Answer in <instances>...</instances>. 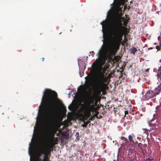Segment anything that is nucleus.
Returning <instances> with one entry per match:
<instances>
[{"instance_id": "obj_1", "label": "nucleus", "mask_w": 161, "mask_h": 161, "mask_svg": "<svg viewBox=\"0 0 161 161\" xmlns=\"http://www.w3.org/2000/svg\"><path fill=\"white\" fill-rule=\"evenodd\" d=\"M126 25L128 21L120 16H116L112 20L108 33L105 36V41L109 49L114 51L118 49L122 40L124 34V29L126 28L123 25Z\"/></svg>"}, {"instance_id": "obj_2", "label": "nucleus", "mask_w": 161, "mask_h": 161, "mask_svg": "<svg viewBox=\"0 0 161 161\" xmlns=\"http://www.w3.org/2000/svg\"><path fill=\"white\" fill-rule=\"evenodd\" d=\"M57 93L49 89H46L43 93L40 109L41 116L44 119H48L53 114L54 98L57 97Z\"/></svg>"}, {"instance_id": "obj_3", "label": "nucleus", "mask_w": 161, "mask_h": 161, "mask_svg": "<svg viewBox=\"0 0 161 161\" xmlns=\"http://www.w3.org/2000/svg\"><path fill=\"white\" fill-rule=\"evenodd\" d=\"M107 79L103 75H100L99 78L98 82L95 85V89L94 90V94L91 97V103H93L94 101L95 103H97L98 102V99L99 96L100 95L102 92H103V95L105 94L103 92L105 90L104 82L106 81Z\"/></svg>"}, {"instance_id": "obj_4", "label": "nucleus", "mask_w": 161, "mask_h": 161, "mask_svg": "<svg viewBox=\"0 0 161 161\" xmlns=\"http://www.w3.org/2000/svg\"><path fill=\"white\" fill-rule=\"evenodd\" d=\"M161 92V83L156 87L153 91L149 90L147 91L145 95L147 99L153 97L157 95H158Z\"/></svg>"}, {"instance_id": "obj_5", "label": "nucleus", "mask_w": 161, "mask_h": 161, "mask_svg": "<svg viewBox=\"0 0 161 161\" xmlns=\"http://www.w3.org/2000/svg\"><path fill=\"white\" fill-rule=\"evenodd\" d=\"M51 130L50 129H48L47 132L46 134L45 135V137L46 139H47L48 140L49 143H48L47 142L46 143V144L45 146V147L48 148L50 150H53V148L54 146L55 145L56 143H55V142L54 141V139L49 138V136L50 134Z\"/></svg>"}, {"instance_id": "obj_6", "label": "nucleus", "mask_w": 161, "mask_h": 161, "mask_svg": "<svg viewBox=\"0 0 161 161\" xmlns=\"http://www.w3.org/2000/svg\"><path fill=\"white\" fill-rule=\"evenodd\" d=\"M52 151V150L44 147L42 149V153L49 156L51 155V152Z\"/></svg>"}, {"instance_id": "obj_7", "label": "nucleus", "mask_w": 161, "mask_h": 161, "mask_svg": "<svg viewBox=\"0 0 161 161\" xmlns=\"http://www.w3.org/2000/svg\"><path fill=\"white\" fill-rule=\"evenodd\" d=\"M101 24L102 25L103 32L104 34L106 30L107 26V21H104L101 23Z\"/></svg>"}, {"instance_id": "obj_8", "label": "nucleus", "mask_w": 161, "mask_h": 161, "mask_svg": "<svg viewBox=\"0 0 161 161\" xmlns=\"http://www.w3.org/2000/svg\"><path fill=\"white\" fill-rule=\"evenodd\" d=\"M120 139L121 140L123 141L122 142V143L121 144V146H124L125 145H126L127 143L128 142V141L127 138L124 136H121L120 137Z\"/></svg>"}, {"instance_id": "obj_9", "label": "nucleus", "mask_w": 161, "mask_h": 161, "mask_svg": "<svg viewBox=\"0 0 161 161\" xmlns=\"http://www.w3.org/2000/svg\"><path fill=\"white\" fill-rule=\"evenodd\" d=\"M99 57L98 58V60L102 58L104 55V52L103 51L102 49H100L98 52Z\"/></svg>"}, {"instance_id": "obj_10", "label": "nucleus", "mask_w": 161, "mask_h": 161, "mask_svg": "<svg viewBox=\"0 0 161 161\" xmlns=\"http://www.w3.org/2000/svg\"><path fill=\"white\" fill-rule=\"evenodd\" d=\"M137 49L135 47H133L132 49H131L130 50L131 53L133 54L134 55L137 52Z\"/></svg>"}, {"instance_id": "obj_11", "label": "nucleus", "mask_w": 161, "mask_h": 161, "mask_svg": "<svg viewBox=\"0 0 161 161\" xmlns=\"http://www.w3.org/2000/svg\"><path fill=\"white\" fill-rule=\"evenodd\" d=\"M48 156H49L45 154L42 161H48L49 159Z\"/></svg>"}, {"instance_id": "obj_12", "label": "nucleus", "mask_w": 161, "mask_h": 161, "mask_svg": "<svg viewBox=\"0 0 161 161\" xmlns=\"http://www.w3.org/2000/svg\"><path fill=\"white\" fill-rule=\"evenodd\" d=\"M143 133H146L147 135V137H148V136L149 134V132L148 131H149L148 130H147V129H143Z\"/></svg>"}, {"instance_id": "obj_13", "label": "nucleus", "mask_w": 161, "mask_h": 161, "mask_svg": "<svg viewBox=\"0 0 161 161\" xmlns=\"http://www.w3.org/2000/svg\"><path fill=\"white\" fill-rule=\"evenodd\" d=\"M129 140V141L133 143H135V142L133 140V137L130 135L128 136Z\"/></svg>"}, {"instance_id": "obj_14", "label": "nucleus", "mask_w": 161, "mask_h": 161, "mask_svg": "<svg viewBox=\"0 0 161 161\" xmlns=\"http://www.w3.org/2000/svg\"><path fill=\"white\" fill-rule=\"evenodd\" d=\"M91 122L89 120L86 122L84 121V124L82 125V126L83 127H86L87 125Z\"/></svg>"}, {"instance_id": "obj_15", "label": "nucleus", "mask_w": 161, "mask_h": 161, "mask_svg": "<svg viewBox=\"0 0 161 161\" xmlns=\"http://www.w3.org/2000/svg\"><path fill=\"white\" fill-rule=\"evenodd\" d=\"M34 160L35 161H42L41 158L36 156L34 158Z\"/></svg>"}, {"instance_id": "obj_16", "label": "nucleus", "mask_w": 161, "mask_h": 161, "mask_svg": "<svg viewBox=\"0 0 161 161\" xmlns=\"http://www.w3.org/2000/svg\"><path fill=\"white\" fill-rule=\"evenodd\" d=\"M58 103H59V104L61 105L62 106L63 109L64 110H65V111H66V107L63 104V103H62V102L61 101H59V102H58Z\"/></svg>"}, {"instance_id": "obj_17", "label": "nucleus", "mask_w": 161, "mask_h": 161, "mask_svg": "<svg viewBox=\"0 0 161 161\" xmlns=\"http://www.w3.org/2000/svg\"><path fill=\"white\" fill-rule=\"evenodd\" d=\"M157 76L158 77V79L159 80V79L161 81V72L160 71L159 72H158V74H157Z\"/></svg>"}, {"instance_id": "obj_18", "label": "nucleus", "mask_w": 161, "mask_h": 161, "mask_svg": "<svg viewBox=\"0 0 161 161\" xmlns=\"http://www.w3.org/2000/svg\"><path fill=\"white\" fill-rule=\"evenodd\" d=\"M42 154H43V153H42V149H41V151H40V152L37 153V155L36 156L40 158V157L41 156Z\"/></svg>"}, {"instance_id": "obj_19", "label": "nucleus", "mask_w": 161, "mask_h": 161, "mask_svg": "<svg viewBox=\"0 0 161 161\" xmlns=\"http://www.w3.org/2000/svg\"><path fill=\"white\" fill-rule=\"evenodd\" d=\"M124 39L125 40L124 41H123V42L125 43H126V42H128V39L127 38V37L126 36V35L124 36Z\"/></svg>"}, {"instance_id": "obj_20", "label": "nucleus", "mask_w": 161, "mask_h": 161, "mask_svg": "<svg viewBox=\"0 0 161 161\" xmlns=\"http://www.w3.org/2000/svg\"><path fill=\"white\" fill-rule=\"evenodd\" d=\"M137 146L141 150H142V144L141 143H138L137 144Z\"/></svg>"}, {"instance_id": "obj_21", "label": "nucleus", "mask_w": 161, "mask_h": 161, "mask_svg": "<svg viewBox=\"0 0 161 161\" xmlns=\"http://www.w3.org/2000/svg\"><path fill=\"white\" fill-rule=\"evenodd\" d=\"M94 118L95 117L94 116H92L89 119V121H90V120H93L94 119Z\"/></svg>"}, {"instance_id": "obj_22", "label": "nucleus", "mask_w": 161, "mask_h": 161, "mask_svg": "<svg viewBox=\"0 0 161 161\" xmlns=\"http://www.w3.org/2000/svg\"><path fill=\"white\" fill-rule=\"evenodd\" d=\"M99 113V112L97 111L95 112V113L94 114L95 116H96V117H97V118H98L97 115Z\"/></svg>"}, {"instance_id": "obj_23", "label": "nucleus", "mask_w": 161, "mask_h": 161, "mask_svg": "<svg viewBox=\"0 0 161 161\" xmlns=\"http://www.w3.org/2000/svg\"><path fill=\"white\" fill-rule=\"evenodd\" d=\"M90 53L91 55L92 56V57H93L94 56V55L95 54V53L93 51L91 52Z\"/></svg>"}, {"instance_id": "obj_24", "label": "nucleus", "mask_w": 161, "mask_h": 161, "mask_svg": "<svg viewBox=\"0 0 161 161\" xmlns=\"http://www.w3.org/2000/svg\"><path fill=\"white\" fill-rule=\"evenodd\" d=\"M77 134H78V135L76 136V140L77 141L79 140L80 138H79V134L78 132H77Z\"/></svg>"}, {"instance_id": "obj_25", "label": "nucleus", "mask_w": 161, "mask_h": 161, "mask_svg": "<svg viewBox=\"0 0 161 161\" xmlns=\"http://www.w3.org/2000/svg\"><path fill=\"white\" fill-rule=\"evenodd\" d=\"M125 67V65H123L120 68V69H121L122 71H124Z\"/></svg>"}, {"instance_id": "obj_26", "label": "nucleus", "mask_w": 161, "mask_h": 161, "mask_svg": "<svg viewBox=\"0 0 161 161\" xmlns=\"http://www.w3.org/2000/svg\"><path fill=\"white\" fill-rule=\"evenodd\" d=\"M151 159H151L150 158H147L145 161H151Z\"/></svg>"}, {"instance_id": "obj_27", "label": "nucleus", "mask_w": 161, "mask_h": 161, "mask_svg": "<svg viewBox=\"0 0 161 161\" xmlns=\"http://www.w3.org/2000/svg\"><path fill=\"white\" fill-rule=\"evenodd\" d=\"M123 77V75H120L119 76V78L120 79L121 78H122Z\"/></svg>"}, {"instance_id": "obj_28", "label": "nucleus", "mask_w": 161, "mask_h": 161, "mask_svg": "<svg viewBox=\"0 0 161 161\" xmlns=\"http://www.w3.org/2000/svg\"><path fill=\"white\" fill-rule=\"evenodd\" d=\"M149 69H147L145 70V72H148L149 71Z\"/></svg>"}, {"instance_id": "obj_29", "label": "nucleus", "mask_w": 161, "mask_h": 161, "mask_svg": "<svg viewBox=\"0 0 161 161\" xmlns=\"http://www.w3.org/2000/svg\"><path fill=\"white\" fill-rule=\"evenodd\" d=\"M123 71H120V75H123Z\"/></svg>"}, {"instance_id": "obj_30", "label": "nucleus", "mask_w": 161, "mask_h": 161, "mask_svg": "<svg viewBox=\"0 0 161 161\" xmlns=\"http://www.w3.org/2000/svg\"><path fill=\"white\" fill-rule=\"evenodd\" d=\"M128 114V112L127 111H125V114Z\"/></svg>"}, {"instance_id": "obj_31", "label": "nucleus", "mask_w": 161, "mask_h": 161, "mask_svg": "<svg viewBox=\"0 0 161 161\" xmlns=\"http://www.w3.org/2000/svg\"><path fill=\"white\" fill-rule=\"evenodd\" d=\"M153 49V47H150V48H148V50H150V49Z\"/></svg>"}, {"instance_id": "obj_32", "label": "nucleus", "mask_w": 161, "mask_h": 161, "mask_svg": "<svg viewBox=\"0 0 161 161\" xmlns=\"http://www.w3.org/2000/svg\"><path fill=\"white\" fill-rule=\"evenodd\" d=\"M42 61H43L44 60V58H42Z\"/></svg>"}, {"instance_id": "obj_33", "label": "nucleus", "mask_w": 161, "mask_h": 161, "mask_svg": "<svg viewBox=\"0 0 161 161\" xmlns=\"http://www.w3.org/2000/svg\"><path fill=\"white\" fill-rule=\"evenodd\" d=\"M62 135L63 136H65L64 135V134H62Z\"/></svg>"}, {"instance_id": "obj_34", "label": "nucleus", "mask_w": 161, "mask_h": 161, "mask_svg": "<svg viewBox=\"0 0 161 161\" xmlns=\"http://www.w3.org/2000/svg\"><path fill=\"white\" fill-rule=\"evenodd\" d=\"M68 108H69V109H70V107H69H69H68Z\"/></svg>"}, {"instance_id": "obj_35", "label": "nucleus", "mask_w": 161, "mask_h": 161, "mask_svg": "<svg viewBox=\"0 0 161 161\" xmlns=\"http://www.w3.org/2000/svg\"><path fill=\"white\" fill-rule=\"evenodd\" d=\"M95 63V62H94L93 64H94Z\"/></svg>"}, {"instance_id": "obj_36", "label": "nucleus", "mask_w": 161, "mask_h": 161, "mask_svg": "<svg viewBox=\"0 0 161 161\" xmlns=\"http://www.w3.org/2000/svg\"><path fill=\"white\" fill-rule=\"evenodd\" d=\"M154 45H156V43H154Z\"/></svg>"}]
</instances>
